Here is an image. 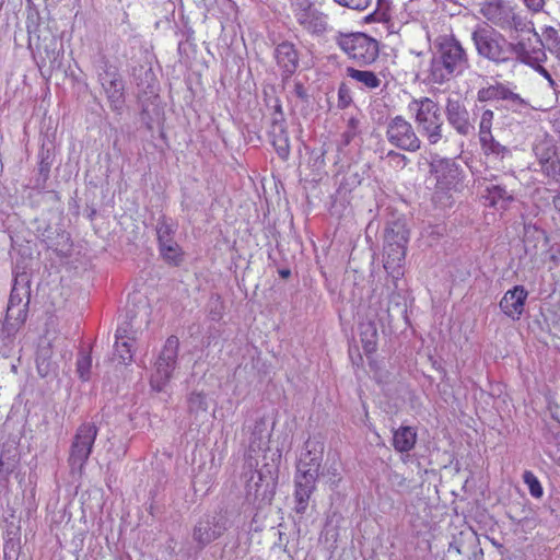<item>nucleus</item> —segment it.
<instances>
[{
    "instance_id": "6e6552de",
    "label": "nucleus",
    "mask_w": 560,
    "mask_h": 560,
    "mask_svg": "<svg viewBox=\"0 0 560 560\" xmlns=\"http://www.w3.org/2000/svg\"><path fill=\"white\" fill-rule=\"evenodd\" d=\"M337 44L349 58L359 63L369 65L378 56L377 40L363 33L340 34Z\"/></svg>"
},
{
    "instance_id": "39448f33",
    "label": "nucleus",
    "mask_w": 560,
    "mask_h": 560,
    "mask_svg": "<svg viewBox=\"0 0 560 560\" xmlns=\"http://www.w3.org/2000/svg\"><path fill=\"white\" fill-rule=\"evenodd\" d=\"M471 40L479 57L495 66L508 65L509 39L493 26L477 24Z\"/></svg>"
},
{
    "instance_id": "ea45409f",
    "label": "nucleus",
    "mask_w": 560,
    "mask_h": 560,
    "mask_svg": "<svg viewBox=\"0 0 560 560\" xmlns=\"http://www.w3.org/2000/svg\"><path fill=\"white\" fill-rule=\"evenodd\" d=\"M352 102L350 89L345 84H340L338 89V107L346 108Z\"/></svg>"
},
{
    "instance_id": "f704fd0d",
    "label": "nucleus",
    "mask_w": 560,
    "mask_h": 560,
    "mask_svg": "<svg viewBox=\"0 0 560 560\" xmlns=\"http://www.w3.org/2000/svg\"><path fill=\"white\" fill-rule=\"evenodd\" d=\"M494 118V113L490 108H485L480 115L479 121V139L485 137H489L492 135L491 128Z\"/></svg>"
},
{
    "instance_id": "a19ab883",
    "label": "nucleus",
    "mask_w": 560,
    "mask_h": 560,
    "mask_svg": "<svg viewBox=\"0 0 560 560\" xmlns=\"http://www.w3.org/2000/svg\"><path fill=\"white\" fill-rule=\"evenodd\" d=\"M522 2L532 15H536L545 11L546 0H522Z\"/></svg>"
},
{
    "instance_id": "cd10ccee",
    "label": "nucleus",
    "mask_w": 560,
    "mask_h": 560,
    "mask_svg": "<svg viewBox=\"0 0 560 560\" xmlns=\"http://www.w3.org/2000/svg\"><path fill=\"white\" fill-rule=\"evenodd\" d=\"M27 305L22 306H8L5 314L4 327L10 329H16L20 325H22L27 315Z\"/></svg>"
},
{
    "instance_id": "8fccbe9b",
    "label": "nucleus",
    "mask_w": 560,
    "mask_h": 560,
    "mask_svg": "<svg viewBox=\"0 0 560 560\" xmlns=\"http://www.w3.org/2000/svg\"><path fill=\"white\" fill-rule=\"evenodd\" d=\"M49 368H50V363L49 362H46V359L42 357V354L38 355L37 358V369H38V372L42 374V375H46L49 371Z\"/></svg>"
},
{
    "instance_id": "423d86ee",
    "label": "nucleus",
    "mask_w": 560,
    "mask_h": 560,
    "mask_svg": "<svg viewBox=\"0 0 560 560\" xmlns=\"http://www.w3.org/2000/svg\"><path fill=\"white\" fill-rule=\"evenodd\" d=\"M97 434L98 428L93 422H83L78 427L72 438L68 456L71 474H82L92 453Z\"/></svg>"
},
{
    "instance_id": "aec40b11",
    "label": "nucleus",
    "mask_w": 560,
    "mask_h": 560,
    "mask_svg": "<svg viewBox=\"0 0 560 560\" xmlns=\"http://www.w3.org/2000/svg\"><path fill=\"white\" fill-rule=\"evenodd\" d=\"M268 442L269 440L268 435L265 433L264 423H256L249 438L248 457L246 459L248 468L258 466V462L254 458V455L266 451L268 448Z\"/></svg>"
},
{
    "instance_id": "2eb2a0df",
    "label": "nucleus",
    "mask_w": 560,
    "mask_h": 560,
    "mask_svg": "<svg viewBox=\"0 0 560 560\" xmlns=\"http://www.w3.org/2000/svg\"><path fill=\"white\" fill-rule=\"evenodd\" d=\"M225 530V521L222 516L206 515L196 524L192 538L200 548H203L221 537Z\"/></svg>"
},
{
    "instance_id": "58836bf2",
    "label": "nucleus",
    "mask_w": 560,
    "mask_h": 560,
    "mask_svg": "<svg viewBox=\"0 0 560 560\" xmlns=\"http://www.w3.org/2000/svg\"><path fill=\"white\" fill-rule=\"evenodd\" d=\"M334 1L336 3H338L339 5L349 8L351 10H357V11L365 10L371 3V0H334Z\"/></svg>"
},
{
    "instance_id": "0eeeda50",
    "label": "nucleus",
    "mask_w": 560,
    "mask_h": 560,
    "mask_svg": "<svg viewBox=\"0 0 560 560\" xmlns=\"http://www.w3.org/2000/svg\"><path fill=\"white\" fill-rule=\"evenodd\" d=\"M291 10L296 23L306 33L322 36L329 30L328 14L323 12L312 0H292Z\"/></svg>"
},
{
    "instance_id": "4d7b16f0",
    "label": "nucleus",
    "mask_w": 560,
    "mask_h": 560,
    "mask_svg": "<svg viewBox=\"0 0 560 560\" xmlns=\"http://www.w3.org/2000/svg\"><path fill=\"white\" fill-rule=\"evenodd\" d=\"M273 114H277V115H283L281 104H277V105H276V107H275V113H273Z\"/></svg>"
},
{
    "instance_id": "f3484780",
    "label": "nucleus",
    "mask_w": 560,
    "mask_h": 560,
    "mask_svg": "<svg viewBox=\"0 0 560 560\" xmlns=\"http://www.w3.org/2000/svg\"><path fill=\"white\" fill-rule=\"evenodd\" d=\"M100 80L110 102L112 109L119 112L125 102L124 85L119 75L116 71L106 70L101 74Z\"/></svg>"
},
{
    "instance_id": "49530a36",
    "label": "nucleus",
    "mask_w": 560,
    "mask_h": 560,
    "mask_svg": "<svg viewBox=\"0 0 560 560\" xmlns=\"http://www.w3.org/2000/svg\"><path fill=\"white\" fill-rule=\"evenodd\" d=\"M27 304L28 301L24 303L22 296L19 294L18 288L14 287L11 291L8 306H22Z\"/></svg>"
},
{
    "instance_id": "20e7f679",
    "label": "nucleus",
    "mask_w": 560,
    "mask_h": 560,
    "mask_svg": "<svg viewBox=\"0 0 560 560\" xmlns=\"http://www.w3.org/2000/svg\"><path fill=\"white\" fill-rule=\"evenodd\" d=\"M417 130L430 145H436L444 139L443 113L438 102L422 96L413 97L407 105Z\"/></svg>"
},
{
    "instance_id": "412c9836",
    "label": "nucleus",
    "mask_w": 560,
    "mask_h": 560,
    "mask_svg": "<svg viewBox=\"0 0 560 560\" xmlns=\"http://www.w3.org/2000/svg\"><path fill=\"white\" fill-rule=\"evenodd\" d=\"M417 432L412 427H400L394 431L393 446L397 452L406 453L415 447Z\"/></svg>"
},
{
    "instance_id": "2f4dec72",
    "label": "nucleus",
    "mask_w": 560,
    "mask_h": 560,
    "mask_svg": "<svg viewBox=\"0 0 560 560\" xmlns=\"http://www.w3.org/2000/svg\"><path fill=\"white\" fill-rule=\"evenodd\" d=\"M176 232V224L168 221L166 218H161L156 224V236L159 245L163 242L174 241Z\"/></svg>"
},
{
    "instance_id": "052dcab7",
    "label": "nucleus",
    "mask_w": 560,
    "mask_h": 560,
    "mask_svg": "<svg viewBox=\"0 0 560 560\" xmlns=\"http://www.w3.org/2000/svg\"><path fill=\"white\" fill-rule=\"evenodd\" d=\"M558 465L560 466V457L558 458Z\"/></svg>"
},
{
    "instance_id": "de8ad7c7",
    "label": "nucleus",
    "mask_w": 560,
    "mask_h": 560,
    "mask_svg": "<svg viewBox=\"0 0 560 560\" xmlns=\"http://www.w3.org/2000/svg\"><path fill=\"white\" fill-rule=\"evenodd\" d=\"M552 207L555 210L552 221L557 226H560V190L552 197Z\"/></svg>"
},
{
    "instance_id": "680f3d73",
    "label": "nucleus",
    "mask_w": 560,
    "mask_h": 560,
    "mask_svg": "<svg viewBox=\"0 0 560 560\" xmlns=\"http://www.w3.org/2000/svg\"><path fill=\"white\" fill-rule=\"evenodd\" d=\"M559 61H560V59H559Z\"/></svg>"
},
{
    "instance_id": "9d476101",
    "label": "nucleus",
    "mask_w": 560,
    "mask_h": 560,
    "mask_svg": "<svg viewBox=\"0 0 560 560\" xmlns=\"http://www.w3.org/2000/svg\"><path fill=\"white\" fill-rule=\"evenodd\" d=\"M178 338L171 336L166 339L165 345L155 362V369L151 375V387L161 392L172 377V373L176 368L178 354Z\"/></svg>"
},
{
    "instance_id": "bf43d9fd",
    "label": "nucleus",
    "mask_w": 560,
    "mask_h": 560,
    "mask_svg": "<svg viewBox=\"0 0 560 560\" xmlns=\"http://www.w3.org/2000/svg\"><path fill=\"white\" fill-rule=\"evenodd\" d=\"M366 342H368V343H372V342H373V340H372V339H366Z\"/></svg>"
},
{
    "instance_id": "f03ea898",
    "label": "nucleus",
    "mask_w": 560,
    "mask_h": 560,
    "mask_svg": "<svg viewBox=\"0 0 560 560\" xmlns=\"http://www.w3.org/2000/svg\"><path fill=\"white\" fill-rule=\"evenodd\" d=\"M434 45L428 77L431 83L444 84L469 69L468 54L454 35L439 36Z\"/></svg>"
},
{
    "instance_id": "72a5a7b5",
    "label": "nucleus",
    "mask_w": 560,
    "mask_h": 560,
    "mask_svg": "<svg viewBox=\"0 0 560 560\" xmlns=\"http://www.w3.org/2000/svg\"><path fill=\"white\" fill-rule=\"evenodd\" d=\"M384 159L386 160L388 166L396 172L404 170L410 162L409 158L395 150H389Z\"/></svg>"
},
{
    "instance_id": "a211bd4d",
    "label": "nucleus",
    "mask_w": 560,
    "mask_h": 560,
    "mask_svg": "<svg viewBox=\"0 0 560 560\" xmlns=\"http://www.w3.org/2000/svg\"><path fill=\"white\" fill-rule=\"evenodd\" d=\"M527 295L528 292L523 285H515L505 292L500 301V308L506 316L513 319L518 318L524 311Z\"/></svg>"
},
{
    "instance_id": "c756f323",
    "label": "nucleus",
    "mask_w": 560,
    "mask_h": 560,
    "mask_svg": "<svg viewBox=\"0 0 560 560\" xmlns=\"http://www.w3.org/2000/svg\"><path fill=\"white\" fill-rule=\"evenodd\" d=\"M502 101L506 103L505 107L512 112H522L524 108L529 106V103L518 93L514 92L509 85Z\"/></svg>"
},
{
    "instance_id": "6e6d98bb",
    "label": "nucleus",
    "mask_w": 560,
    "mask_h": 560,
    "mask_svg": "<svg viewBox=\"0 0 560 560\" xmlns=\"http://www.w3.org/2000/svg\"><path fill=\"white\" fill-rule=\"evenodd\" d=\"M39 171L42 174H45L47 175L48 172H49V163L48 162H45V160L43 159L42 162H40V167H39Z\"/></svg>"
},
{
    "instance_id": "6ab92c4d",
    "label": "nucleus",
    "mask_w": 560,
    "mask_h": 560,
    "mask_svg": "<svg viewBox=\"0 0 560 560\" xmlns=\"http://www.w3.org/2000/svg\"><path fill=\"white\" fill-rule=\"evenodd\" d=\"M306 476L295 475V500H296V512L304 513L306 511L308 500L315 490V483L317 479H314L315 468L305 471Z\"/></svg>"
},
{
    "instance_id": "13d9d810",
    "label": "nucleus",
    "mask_w": 560,
    "mask_h": 560,
    "mask_svg": "<svg viewBox=\"0 0 560 560\" xmlns=\"http://www.w3.org/2000/svg\"><path fill=\"white\" fill-rule=\"evenodd\" d=\"M290 273H291V272H290V270H288V269H287V270H281V271H280V276H281L282 278H287V277H289V276H290Z\"/></svg>"
},
{
    "instance_id": "dca6fc26",
    "label": "nucleus",
    "mask_w": 560,
    "mask_h": 560,
    "mask_svg": "<svg viewBox=\"0 0 560 560\" xmlns=\"http://www.w3.org/2000/svg\"><path fill=\"white\" fill-rule=\"evenodd\" d=\"M277 65L281 69L283 84H287L299 67V52L294 44L290 42L280 43L275 49Z\"/></svg>"
},
{
    "instance_id": "79ce46f5",
    "label": "nucleus",
    "mask_w": 560,
    "mask_h": 560,
    "mask_svg": "<svg viewBox=\"0 0 560 560\" xmlns=\"http://www.w3.org/2000/svg\"><path fill=\"white\" fill-rule=\"evenodd\" d=\"M292 96H295L296 98L301 100L302 102L307 103L308 102V93L306 88L303 85L300 81L293 82V89L290 92Z\"/></svg>"
},
{
    "instance_id": "bb28decb",
    "label": "nucleus",
    "mask_w": 560,
    "mask_h": 560,
    "mask_svg": "<svg viewBox=\"0 0 560 560\" xmlns=\"http://www.w3.org/2000/svg\"><path fill=\"white\" fill-rule=\"evenodd\" d=\"M508 84L495 82L486 88H481L477 92V101L485 103L490 101H502Z\"/></svg>"
},
{
    "instance_id": "1a4fd4ad",
    "label": "nucleus",
    "mask_w": 560,
    "mask_h": 560,
    "mask_svg": "<svg viewBox=\"0 0 560 560\" xmlns=\"http://www.w3.org/2000/svg\"><path fill=\"white\" fill-rule=\"evenodd\" d=\"M386 139L395 148L406 152H417L422 141L413 126L404 116L397 115L386 124Z\"/></svg>"
},
{
    "instance_id": "3c124183",
    "label": "nucleus",
    "mask_w": 560,
    "mask_h": 560,
    "mask_svg": "<svg viewBox=\"0 0 560 560\" xmlns=\"http://www.w3.org/2000/svg\"><path fill=\"white\" fill-rule=\"evenodd\" d=\"M534 69H536L549 83V85L551 88H555L556 86V82L553 81V79L551 78V74L548 72L547 69H545L540 63H538V66L536 67H533Z\"/></svg>"
},
{
    "instance_id": "473e14b6",
    "label": "nucleus",
    "mask_w": 560,
    "mask_h": 560,
    "mask_svg": "<svg viewBox=\"0 0 560 560\" xmlns=\"http://www.w3.org/2000/svg\"><path fill=\"white\" fill-rule=\"evenodd\" d=\"M114 360H117L120 364H129L132 361V343L131 341H115Z\"/></svg>"
},
{
    "instance_id": "4c0bfd02",
    "label": "nucleus",
    "mask_w": 560,
    "mask_h": 560,
    "mask_svg": "<svg viewBox=\"0 0 560 560\" xmlns=\"http://www.w3.org/2000/svg\"><path fill=\"white\" fill-rule=\"evenodd\" d=\"M360 121L355 117L348 119L347 129L342 133L345 144H349L360 132Z\"/></svg>"
},
{
    "instance_id": "a18cd8bd",
    "label": "nucleus",
    "mask_w": 560,
    "mask_h": 560,
    "mask_svg": "<svg viewBox=\"0 0 560 560\" xmlns=\"http://www.w3.org/2000/svg\"><path fill=\"white\" fill-rule=\"evenodd\" d=\"M115 337H116V341H124V340L132 341V338L129 336V324L124 323V324L119 325L116 330Z\"/></svg>"
},
{
    "instance_id": "ddd939ff",
    "label": "nucleus",
    "mask_w": 560,
    "mask_h": 560,
    "mask_svg": "<svg viewBox=\"0 0 560 560\" xmlns=\"http://www.w3.org/2000/svg\"><path fill=\"white\" fill-rule=\"evenodd\" d=\"M444 114L447 124L462 137H468L475 132V121L465 103L458 98L447 97Z\"/></svg>"
},
{
    "instance_id": "9b49d317",
    "label": "nucleus",
    "mask_w": 560,
    "mask_h": 560,
    "mask_svg": "<svg viewBox=\"0 0 560 560\" xmlns=\"http://www.w3.org/2000/svg\"><path fill=\"white\" fill-rule=\"evenodd\" d=\"M429 167L439 190L451 191L458 188L462 180V168L453 159L435 154L432 156Z\"/></svg>"
},
{
    "instance_id": "4be33fe9",
    "label": "nucleus",
    "mask_w": 560,
    "mask_h": 560,
    "mask_svg": "<svg viewBox=\"0 0 560 560\" xmlns=\"http://www.w3.org/2000/svg\"><path fill=\"white\" fill-rule=\"evenodd\" d=\"M347 74L349 78L359 83L360 89L362 90H376L382 84V79L380 75L370 70L348 68Z\"/></svg>"
},
{
    "instance_id": "7c9ffc66",
    "label": "nucleus",
    "mask_w": 560,
    "mask_h": 560,
    "mask_svg": "<svg viewBox=\"0 0 560 560\" xmlns=\"http://www.w3.org/2000/svg\"><path fill=\"white\" fill-rule=\"evenodd\" d=\"M272 138V144L279 155L283 161L288 160L290 155V140L287 130L279 131L276 133H270Z\"/></svg>"
},
{
    "instance_id": "7ed1b4c3",
    "label": "nucleus",
    "mask_w": 560,
    "mask_h": 560,
    "mask_svg": "<svg viewBox=\"0 0 560 560\" xmlns=\"http://www.w3.org/2000/svg\"><path fill=\"white\" fill-rule=\"evenodd\" d=\"M409 241V231L406 224L400 221L393 222L385 231L383 247V266L388 277L392 279V287H387L390 302L399 304L398 281L404 276V265Z\"/></svg>"
},
{
    "instance_id": "f8f14e48",
    "label": "nucleus",
    "mask_w": 560,
    "mask_h": 560,
    "mask_svg": "<svg viewBox=\"0 0 560 560\" xmlns=\"http://www.w3.org/2000/svg\"><path fill=\"white\" fill-rule=\"evenodd\" d=\"M249 472H245L246 478V498L256 503H269L275 494V481L270 471L268 475L256 467L249 468Z\"/></svg>"
},
{
    "instance_id": "e433bc0d",
    "label": "nucleus",
    "mask_w": 560,
    "mask_h": 560,
    "mask_svg": "<svg viewBox=\"0 0 560 560\" xmlns=\"http://www.w3.org/2000/svg\"><path fill=\"white\" fill-rule=\"evenodd\" d=\"M523 480L525 485L528 487L529 493L534 498H540L544 493L542 487L538 480V478L529 470L524 471Z\"/></svg>"
},
{
    "instance_id": "5701e85b",
    "label": "nucleus",
    "mask_w": 560,
    "mask_h": 560,
    "mask_svg": "<svg viewBox=\"0 0 560 560\" xmlns=\"http://www.w3.org/2000/svg\"><path fill=\"white\" fill-rule=\"evenodd\" d=\"M159 252L163 260L168 265L179 266L184 260V252L175 240L160 244Z\"/></svg>"
},
{
    "instance_id": "393cba45",
    "label": "nucleus",
    "mask_w": 560,
    "mask_h": 560,
    "mask_svg": "<svg viewBox=\"0 0 560 560\" xmlns=\"http://www.w3.org/2000/svg\"><path fill=\"white\" fill-rule=\"evenodd\" d=\"M487 199L489 200L490 206L504 207L509 202L514 200V194L512 190H508L503 185H491L488 186L487 189Z\"/></svg>"
},
{
    "instance_id": "37998d69",
    "label": "nucleus",
    "mask_w": 560,
    "mask_h": 560,
    "mask_svg": "<svg viewBox=\"0 0 560 560\" xmlns=\"http://www.w3.org/2000/svg\"><path fill=\"white\" fill-rule=\"evenodd\" d=\"M284 130H287L284 116L273 114L270 133H276Z\"/></svg>"
},
{
    "instance_id": "f257e3e1",
    "label": "nucleus",
    "mask_w": 560,
    "mask_h": 560,
    "mask_svg": "<svg viewBox=\"0 0 560 560\" xmlns=\"http://www.w3.org/2000/svg\"><path fill=\"white\" fill-rule=\"evenodd\" d=\"M480 13L494 27L512 38L508 44V65L520 62L536 67L544 61V50L533 46L529 38L521 37L523 34H533L539 39L533 21L516 5L504 0H486L481 4Z\"/></svg>"
},
{
    "instance_id": "603ef678",
    "label": "nucleus",
    "mask_w": 560,
    "mask_h": 560,
    "mask_svg": "<svg viewBox=\"0 0 560 560\" xmlns=\"http://www.w3.org/2000/svg\"><path fill=\"white\" fill-rule=\"evenodd\" d=\"M361 335L363 336V340L365 338H368L369 336L371 338H375L376 337V328H375V326L372 323L368 324L364 327V330H362Z\"/></svg>"
},
{
    "instance_id": "c85d7f7f",
    "label": "nucleus",
    "mask_w": 560,
    "mask_h": 560,
    "mask_svg": "<svg viewBox=\"0 0 560 560\" xmlns=\"http://www.w3.org/2000/svg\"><path fill=\"white\" fill-rule=\"evenodd\" d=\"M188 411L198 418L208 411V401L203 393L192 392L187 398Z\"/></svg>"
},
{
    "instance_id": "4468645a",
    "label": "nucleus",
    "mask_w": 560,
    "mask_h": 560,
    "mask_svg": "<svg viewBox=\"0 0 560 560\" xmlns=\"http://www.w3.org/2000/svg\"><path fill=\"white\" fill-rule=\"evenodd\" d=\"M537 158L535 172H540L548 183H558L560 180V155L556 148L549 143H539L534 148Z\"/></svg>"
},
{
    "instance_id": "864d4df0",
    "label": "nucleus",
    "mask_w": 560,
    "mask_h": 560,
    "mask_svg": "<svg viewBox=\"0 0 560 560\" xmlns=\"http://www.w3.org/2000/svg\"><path fill=\"white\" fill-rule=\"evenodd\" d=\"M547 48L549 49V51L556 56V58L558 60H560V39L555 42V43H550Z\"/></svg>"
},
{
    "instance_id": "a878e982",
    "label": "nucleus",
    "mask_w": 560,
    "mask_h": 560,
    "mask_svg": "<svg viewBox=\"0 0 560 560\" xmlns=\"http://www.w3.org/2000/svg\"><path fill=\"white\" fill-rule=\"evenodd\" d=\"M479 141L487 155H493L501 161L511 156V150L499 143L492 135L485 139L480 138Z\"/></svg>"
},
{
    "instance_id": "09e8293b",
    "label": "nucleus",
    "mask_w": 560,
    "mask_h": 560,
    "mask_svg": "<svg viewBox=\"0 0 560 560\" xmlns=\"http://www.w3.org/2000/svg\"><path fill=\"white\" fill-rule=\"evenodd\" d=\"M544 36H545V40L547 43V46L550 43H555V42L560 39L558 31L555 27H552V26H548V27L545 28Z\"/></svg>"
},
{
    "instance_id": "c9c22d12",
    "label": "nucleus",
    "mask_w": 560,
    "mask_h": 560,
    "mask_svg": "<svg viewBox=\"0 0 560 560\" xmlns=\"http://www.w3.org/2000/svg\"><path fill=\"white\" fill-rule=\"evenodd\" d=\"M92 358L89 353L81 352L77 359V373L82 381L90 378Z\"/></svg>"
},
{
    "instance_id": "5fc2aeb1",
    "label": "nucleus",
    "mask_w": 560,
    "mask_h": 560,
    "mask_svg": "<svg viewBox=\"0 0 560 560\" xmlns=\"http://www.w3.org/2000/svg\"><path fill=\"white\" fill-rule=\"evenodd\" d=\"M385 0H377L378 3V10L374 12V15H378L375 20H385V13L382 12V5Z\"/></svg>"
},
{
    "instance_id": "c03bdc74",
    "label": "nucleus",
    "mask_w": 560,
    "mask_h": 560,
    "mask_svg": "<svg viewBox=\"0 0 560 560\" xmlns=\"http://www.w3.org/2000/svg\"><path fill=\"white\" fill-rule=\"evenodd\" d=\"M115 337H116V341H124V340L132 341V338L129 336V324L124 323V324L119 325L116 330Z\"/></svg>"
},
{
    "instance_id": "b1692460",
    "label": "nucleus",
    "mask_w": 560,
    "mask_h": 560,
    "mask_svg": "<svg viewBox=\"0 0 560 560\" xmlns=\"http://www.w3.org/2000/svg\"><path fill=\"white\" fill-rule=\"evenodd\" d=\"M308 447H310V443L307 442L306 443L307 451L304 454H302V456L299 460V464L296 467V469H298L296 475L306 476L305 471H308V469H311V468L312 469L315 468L314 479H317L318 470L320 467V455L316 451H312Z\"/></svg>"
}]
</instances>
